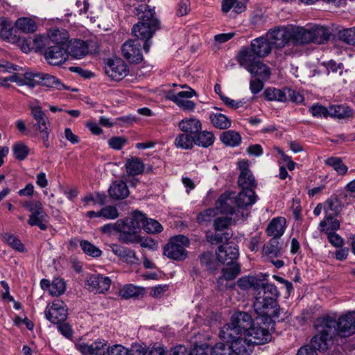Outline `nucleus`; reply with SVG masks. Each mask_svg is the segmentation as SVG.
<instances>
[{
  "instance_id": "0eeeda50",
  "label": "nucleus",
  "mask_w": 355,
  "mask_h": 355,
  "mask_svg": "<svg viewBox=\"0 0 355 355\" xmlns=\"http://www.w3.org/2000/svg\"><path fill=\"white\" fill-rule=\"evenodd\" d=\"M216 207L222 214L234 216V222L243 221L250 214L247 209H239L234 192L221 194L216 202Z\"/></svg>"
},
{
  "instance_id": "49530a36",
  "label": "nucleus",
  "mask_w": 355,
  "mask_h": 355,
  "mask_svg": "<svg viewBox=\"0 0 355 355\" xmlns=\"http://www.w3.org/2000/svg\"><path fill=\"white\" fill-rule=\"evenodd\" d=\"M277 238H272L268 243H266L263 248V252L266 254L272 255L274 257H279L281 255V245Z\"/></svg>"
},
{
  "instance_id": "4d7b16f0",
  "label": "nucleus",
  "mask_w": 355,
  "mask_h": 355,
  "mask_svg": "<svg viewBox=\"0 0 355 355\" xmlns=\"http://www.w3.org/2000/svg\"><path fill=\"white\" fill-rule=\"evenodd\" d=\"M232 220H234V216H222L216 218L214 223L215 231L221 232L227 230L226 232H228V227L231 225Z\"/></svg>"
},
{
  "instance_id": "9d476101",
  "label": "nucleus",
  "mask_w": 355,
  "mask_h": 355,
  "mask_svg": "<svg viewBox=\"0 0 355 355\" xmlns=\"http://www.w3.org/2000/svg\"><path fill=\"white\" fill-rule=\"evenodd\" d=\"M265 98L269 101H278L285 103L291 101L300 103L304 101V97L298 92L288 87L277 89L268 87L263 92Z\"/></svg>"
},
{
  "instance_id": "774afa93",
  "label": "nucleus",
  "mask_w": 355,
  "mask_h": 355,
  "mask_svg": "<svg viewBox=\"0 0 355 355\" xmlns=\"http://www.w3.org/2000/svg\"><path fill=\"white\" fill-rule=\"evenodd\" d=\"M108 355H133L132 350L123 347L121 345H114L112 347H108Z\"/></svg>"
},
{
  "instance_id": "f3484780",
  "label": "nucleus",
  "mask_w": 355,
  "mask_h": 355,
  "mask_svg": "<svg viewBox=\"0 0 355 355\" xmlns=\"http://www.w3.org/2000/svg\"><path fill=\"white\" fill-rule=\"evenodd\" d=\"M106 74L114 80H120L128 73V67L120 58L108 60L105 66Z\"/></svg>"
},
{
  "instance_id": "f8f14e48",
  "label": "nucleus",
  "mask_w": 355,
  "mask_h": 355,
  "mask_svg": "<svg viewBox=\"0 0 355 355\" xmlns=\"http://www.w3.org/2000/svg\"><path fill=\"white\" fill-rule=\"evenodd\" d=\"M68 39L69 35L65 30L53 28L49 31L48 37L37 35L33 42L36 47L42 48L44 45H64Z\"/></svg>"
},
{
  "instance_id": "680f3d73",
  "label": "nucleus",
  "mask_w": 355,
  "mask_h": 355,
  "mask_svg": "<svg viewBox=\"0 0 355 355\" xmlns=\"http://www.w3.org/2000/svg\"><path fill=\"white\" fill-rule=\"evenodd\" d=\"M65 291L64 282L59 278L55 279L51 283L50 294L53 296H59Z\"/></svg>"
},
{
  "instance_id": "ddd939ff",
  "label": "nucleus",
  "mask_w": 355,
  "mask_h": 355,
  "mask_svg": "<svg viewBox=\"0 0 355 355\" xmlns=\"http://www.w3.org/2000/svg\"><path fill=\"white\" fill-rule=\"evenodd\" d=\"M44 313L46 318L51 323L60 324L67 317V309L64 302L57 300L47 305Z\"/></svg>"
},
{
  "instance_id": "9b49d317",
  "label": "nucleus",
  "mask_w": 355,
  "mask_h": 355,
  "mask_svg": "<svg viewBox=\"0 0 355 355\" xmlns=\"http://www.w3.org/2000/svg\"><path fill=\"white\" fill-rule=\"evenodd\" d=\"M180 87L181 88H185L187 90L178 92L170 90L167 93V98L173 101L183 110H193L196 107V103L190 101L189 98L196 96V92L187 85H180Z\"/></svg>"
},
{
  "instance_id": "a878e982",
  "label": "nucleus",
  "mask_w": 355,
  "mask_h": 355,
  "mask_svg": "<svg viewBox=\"0 0 355 355\" xmlns=\"http://www.w3.org/2000/svg\"><path fill=\"white\" fill-rule=\"evenodd\" d=\"M254 189H242V191L236 195L237 206L240 210L246 209L248 206L254 205L258 199L254 193Z\"/></svg>"
},
{
  "instance_id": "58836bf2",
  "label": "nucleus",
  "mask_w": 355,
  "mask_h": 355,
  "mask_svg": "<svg viewBox=\"0 0 355 355\" xmlns=\"http://www.w3.org/2000/svg\"><path fill=\"white\" fill-rule=\"evenodd\" d=\"M320 232L325 234L336 232L340 228L339 220L331 215H327L320 223Z\"/></svg>"
},
{
  "instance_id": "69168bd1",
  "label": "nucleus",
  "mask_w": 355,
  "mask_h": 355,
  "mask_svg": "<svg viewBox=\"0 0 355 355\" xmlns=\"http://www.w3.org/2000/svg\"><path fill=\"white\" fill-rule=\"evenodd\" d=\"M231 236L232 233L229 232H225L223 234L219 233V232H216L214 234L207 235V240L211 244H218L224 241H227Z\"/></svg>"
},
{
  "instance_id": "c03bdc74",
  "label": "nucleus",
  "mask_w": 355,
  "mask_h": 355,
  "mask_svg": "<svg viewBox=\"0 0 355 355\" xmlns=\"http://www.w3.org/2000/svg\"><path fill=\"white\" fill-rule=\"evenodd\" d=\"M324 163L326 165L332 167L339 175H344L348 171V167L343 163L340 157H331L327 158Z\"/></svg>"
},
{
  "instance_id": "5701e85b",
  "label": "nucleus",
  "mask_w": 355,
  "mask_h": 355,
  "mask_svg": "<svg viewBox=\"0 0 355 355\" xmlns=\"http://www.w3.org/2000/svg\"><path fill=\"white\" fill-rule=\"evenodd\" d=\"M259 57L252 51L250 47H244L239 53L237 60L239 64L248 71H253L252 67L259 60Z\"/></svg>"
},
{
  "instance_id": "bb28decb",
  "label": "nucleus",
  "mask_w": 355,
  "mask_h": 355,
  "mask_svg": "<svg viewBox=\"0 0 355 355\" xmlns=\"http://www.w3.org/2000/svg\"><path fill=\"white\" fill-rule=\"evenodd\" d=\"M0 37L11 43H16L19 40L17 28L11 22L1 19Z\"/></svg>"
},
{
  "instance_id": "a18cd8bd",
  "label": "nucleus",
  "mask_w": 355,
  "mask_h": 355,
  "mask_svg": "<svg viewBox=\"0 0 355 355\" xmlns=\"http://www.w3.org/2000/svg\"><path fill=\"white\" fill-rule=\"evenodd\" d=\"M144 288L132 284L124 286L119 291L120 296L124 299L137 297L144 294Z\"/></svg>"
},
{
  "instance_id": "338daca9",
  "label": "nucleus",
  "mask_w": 355,
  "mask_h": 355,
  "mask_svg": "<svg viewBox=\"0 0 355 355\" xmlns=\"http://www.w3.org/2000/svg\"><path fill=\"white\" fill-rule=\"evenodd\" d=\"M309 112L314 117H324L329 116V108H327L318 103L313 104L310 108Z\"/></svg>"
},
{
  "instance_id": "a211bd4d",
  "label": "nucleus",
  "mask_w": 355,
  "mask_h": 355,
  "mask_svg": "<svg viewBox=\"0 0 355 355\" xmlns=\"http://www.w3.org/2000/svg\"><path fill=\"white\" fill-rule=\"evenodd\" d=\"M111 285L110 277L101 274H93L87 277V286L89 291L103 293L109 290Z\"/></svg>"
},
{
  "instance_id": "e433bc0d",
  "label": "nucleus",
  "mask_w": 355,
  "mask_h": 355,
  "mask_svg": "<svg viewBox=\"0 0 355 355\" xmlns=\"http://www.w3.org/2000/svg\"><path fill=\"white\" fill-rule=\"evenodd\" d=\"M194 140L196 146L202 148H208L214 144L215 137L211 132L200 130L194 136Z\"/></svg>"
},
{
  "instance_id": "c9c22d12",
  "label": "nucleus",
  "mask_w": 355,
  "mask_h": 355,
  "mask_svg": "<svg viewBox=\"0 0 355 355\" xmlns=\"http://www.w3.org/2000/svg\"><path fill=\"white\" fill-rule=\"evenodd\" d=\"M220 140L226 146L236 147L241 144L242 138L238 132L230 130L223 132L220 136Z\"/></svg>"
},
{
  "instance_id": "393cba45",
  "label": "nucleus",
  "mask_w": 355,
  "mask_h": 355,
  "mask_svg": "<svg viewBox=\"0 0 355 355\" xmlns=\"http://www.w3.org/2000/svg\"><path fill=\"white\" fill-rule=\"evenodd\" d=\"M250 47L259 58L267 56L272 50L271 43L267 37H259L252 40Z\"/></svg>"
},
{
  "instance_id": "72a5a7b5",
  "label": "nucleus",
  "mask_w": 355,
  "mask_h": 355,
  "mask_svg": "<svg viewBox=\"0 0 355 355\" xmlns=\"http://www.w3.org/2000/svg\"><path fill=\"white\" fill-rule=\"evenodd\" d=\"M311 33V37H313L312 42L316 44H323L327 42L331 36L330 31L322 26H313L310 28Z\"/></svg>"
},
{
  "instance_id": "6ab92c4d",
  "label": "nucleus",
  "mask_w": 355,
  "mask_h": 355,
  "mask_svg": "<svg viewBox=\"0 0 355 355\" xmlns=\"http://www.w3.org/2000/svg\"><path fill=\"white\" fill-rule=\"evenodd\" d=\"M44 57L51 65H59L67 59V53L64 45H47Z\"/></svg>"
},
{
  "instance_id": "20e7f679",
  "label": "nucleus",
  "mask_w": 355,
  "mask_h": 355,
  "mask_svg": "<svg viewBox=\"0 0 355 355\" xmlns=\"http://www.w3.org/2000/svg\"><path fill=\"white\" fill-rule=\"evenodd\" d=\"M329 324L334 323L333 320L324 318L323 315L318 318L315 322L318 334L311 339L310 346L316 351H325L333 344V339L336 336L335 335L336 330L333 326Z\"/></svg>"
},
{
  "instance_id": "5fc2aeb1",
  "label": "nucleus",
  "mask_w": 355,
  "mask_h": 355,
  "mask_svg": "<svg viewBox=\"0 0 355 355\" xmlns=\"http://www.w3.org/2000/svg\"><path fill=\"white\" fill-rule=\"evenodd\" d=\"M219 343L211 349V355H232L233 350L230 343Z\"/></svg>"
},
{
  "instance_id": "bf43d9fd",
  "label": "nucleus",
  "mask_w": 355,
  "mask_h": 355,
  "mask_svg": "<svg viewBox=\"0 0 355 355\" xmlns=\"http://www.w3.org/2000/svg\"><path fill=\"white\" fill-rule=\"evenodd\" d=\"M33 72L31 71L26 72L23 74V76H21L19 73H16V80L15 83H16L19 86L27 85L31 88H33L34 84L33 83Z\"/></svg>"
},
{
  "instance_id": "13d9d810",
  "label": "nucleus",
  "mask_w": 355,
  "mask_h": 355,
  "mask_svg": "<svg viewBox=\"0 0 355 355\" xmlns=\"http://www.w3.org/2000/svg\"><path fill=\"white\" fill-rule=\"evenodd\" d=\"M12 150L16 159H24L29 153L28 147L23 142L19 141L13 145Z\"/></svg>"
},
{
  "instance_id": "7ed1b4c3",
  "label": "nucleus",
  "mask_w": 355,
  "mask_h": 355,
  "mask_svg": "<svg viewBox=\"0 0 355 355\" xmlns=\"http://www.w3.org/2000/svg\"><path fill=\"white\" fill-rule=\"evenodd\" d=\"M145 214L138 210L132 211L129 217L118 220L119 240L126 244L138 243L139 232Z\"/></svg>"
},
{
  "instance_id": "b1692460",
  "label": "nucleus",
  "mask_w": 355,
  "mask_h": 355,
  "mask_svg": "<svg viewBox=\"0 0 355 355\" xmlns=\"http://www.w3.org/2000/svg\"><path fill=\"white\" fill-rule=\"evenodd\" d=\"M110 250L122 261L129 263H137L139 259L134 250L118 244H110Z\"/></svg>"
},
{
  "instance_id": "4c0bfd02",
  "label": "nucleus",
  "mask_w": 355,
  "mask_h": 355,
  "mask_svg": "<svg viewBox=\"0 0 355 355\" xmlns=\"http://www.w3.org/2000/svg\"><path fill=\"white\" fill-rule=\"evenodd\" d=\"M261 281V279H258L254 276H245L237 281V285L243 291L253 288L257 291L260 288Z\"/></svg>"
},
{
  "instance_id": "412c9836",
  "label": "nucleus",
  "mask_w": 355,
  "mask_h": 355,
  "mask_svg": "<svg viewBox=\"0 0 355 355\" xmlns=\"http://www.w3.org/2000/svg\"><path fill=\"white\" fill-rule=\"evenodd\" d=\"M33 78L34 87L36 85H41L45 87H53L60 90L64 88V85L61 83L59 79L48 73L33 72Z\"/></svg>"
},
{
  "instance_id": "de8ad7c7",
  "label": "nucleus",
  "mask_w": 355,
  "mask_h": 355,
  "mask_svg": "<svg viewBox=\"0 0 355 355\" xmlns=\"http://www.w3.org/2000/svg\"><path fill=\"white\" fill-rule=\"evenodd\" d=\"M221 340L225 343H230L233 352L237 355H249L250 354L247 353L244 354L242 353H239L237 350H236V349H237L239 347H244V345H245V343H247V342L248 343V336H245L243 335H235V336H234L232 338H230L229 340Z\"/></svg>"
},
{
  "instance_id": "7c9ffc66",
  "label": "nucleus",
  "mask_w": 355,
  "mask_h": 355,
  "mask_svg": "<svg viewBox=\"0 0 355 355\" xmlns=\"http://www.w3.org/2000/svg\"><path fill=\"white\" fill-rule=\"evenodd\" d=\"M292 31V41L295 44H304L312 42L313 37H311V33L310 28H305L304 27H296L291 28Z\"/></svg>"
},
{
  "instance_id": "0e129e2a",
  "label": "nucleus",
  "mask_w": 355,
  "mask_h": 355,
  "mask_svg": "<svg viewBox=\"0 0 355 355\" xmlns=\"http://www.w3.org/2000/svg\"><path fill=\"white\" fill-rule=\"evenodd\" d=\"M119 216V211L114 206L108 205L101 209V217L105 219L114 220Z\"/></svg>"
},
{
  "instance_id": "37998d69",
  "label": "nucleus",
  "mask_w": 355,
  "mask_h": 355,
  "mask_svg": "<svg viewBox=\"0 0 355 355\" xmlns=\"http://www.w3.org/2000/svg\"><path fill=\"white\" fill-rule=\"evenodd\" d=\"M174 144L177 148L189 150L191 149L195 144L194 136L187 133L178 135L174 141Z\"/></svg>"
},
{
  "instance_id": "c85d7f7f",
  "label": "nucleus",
  "mask_w": 355,
  "mask_h": 355,
  "mask_svg": "<svg viewBox=\"0 0 355 355\" xmlns=\"http://www.w3.org/2000/svg\"><path fill=\"white\" fill-rule=\"evenodd\" d=\"M286 219L283 217L273 218L268 224L266 233L272 238H280L286 229Z\"/></svg>"
},
{
  "instance_id": "423d86ee",
  "label": "nucleus",
  "mask_w": 355,
  "mask_h": 355,
  "mask_svg": "<svg viewBox=\"0 0 355 355\" xmlns=\"http://www.w3.org/2000/svg\"><path fill=\"white\" fill-rule=\"evenodd\" d=\"M244 336H248V343H245L244 347H240L236 349L239 353L247 354L252 352L254 345H263L270 342L272 339V335L266 327V324L262 325L253 323L252 325L244 332Z\"/></svg>"
},
{
  "instance_id": "4468645a",
  "label": "nucleus",
  "mask_w": 355,
  "mask_h": 355,
  "mask_svg": "<svg viewBox=\"0 0 355 355\" xmlns=\"http://www.w3.org/2000/svg\"><path fill=\"white\" fill-rule=\"evenodd\" d=\"M216 257L218 261L225 265L236 263L239 248L233 242L225 243L218 248Z\"/></svg>"
},
{
  "instance_id": "864d4df0",
  "label": "nucleus",
  "mask_w": 355,
  "mask_h": 355,
  "mask_svg": "<svg viewBox=\"0 0 355 355\" xmlns=\"http://www.w3.org/2000/svg\"><path fill=\"white\" fill-rule=\"evenodd\" d=\"M80 245L83 251L89 256L92 257H99L102 254V251L88 241H81Z\"/></svg>"
},
{
  "instance_id": "dca6fc26",
  "label": "nucleus",
  "mask_w": 355,
  "mask_h": 355,
  "mask_svg": "<svg viewBox=\"0 0 355 355\" xmlns=\"http://www.w3.org/2000/svg\"><path fill=\"white\" fill-rule=\"evenodd\" d=\"M267 37L271 45L277 48H282L292 40V31L291 28L284 26L278 27L269 31L267 33Z\"/></svg>"
},
{
  "instance_id": "f704fd0d",
  "label": "nucleus",
  "mask_w": 355,
  "mask_h": 355,
  "mask_svg": "<svg viewBox=\"0 0 355 355\" xmlns=\"http://www.w3.org/2000/svg\"><path fill=\"white\" fill-rule=\"evenodd\" d=\"M29 210L31 212L28 221L30 225L34 226L40 220H45L46 214L44 212L42 205L40 202L33 203L31 206Z\"/></svg>"
},
{
  "instance_id": "aec40b11",
  "label": "nucleus",
  "mask_w": 355,
  "mask_h": 355,
  "mask_svg": "<svg viewBox=\"0 0 355 355\" xmlns=\"http://www.w3.org/2000/svg\"><path fill=\"white\" fill-rule=\"evenodd\" d=\"M241 173L239 177L238 184L242 189H254L257 187L254 177L248 168L246 161L242 160L238 163Z\"/></svg>"
},
{
  "instance_id": "cd10ccee",
  "label": "nucleus",
  "mask_w": 355,
  "mask_h": 355,
  "mask_svg": "<svg viewBox=\"0 0 355 355\" xmlns=\"http://www.w3.org/2000/svg\"><path fill=\"white\" fill-rule=\"evenodd\" d=\"M30 109L31 111V115L35 120V127L40 132H44L45 130H49L48 128V124L49 123V119L46 116L45 113L42 110L40 105H31Z\"/></svg>"
},
{
  "instance_id": "f257e3e1",
  "label": "nucleus",
  "mask_w": 355,
  "mask_h": 355,
  "mask_svg": "<svg viewBox=\"0 0 355 355\" xmlns=\"http://www.w3.org/2000/svg\"><path fill=\"white\" fill-rule=\"evenodd\" d=\"M134 13L138 16L139 21L132 28L133 35L142 42L144 50L148 53L151 45L149 40L157 30L159 21L155 17L154 9L146 4L135 8Z\"/></svg>"
},
{
  "instance_id": "6e6d98bb",
  "label": "nucleus",
  "mask_w": 355,
  "mask_h": 355,
  "mask_svg": "<svg viewBox=\"0 0 355 355\" xmlns=\"http://www.w3.org/2000/svg\"><path fill=\"white\" fill-rule=\"evenodd\" d=\"M92 355H105V354H107L108 350V345L107 342L103 339H97L92 343Z\"/></svg>"
},
{
  "instance_id": "052dcab7",
  "label": "nucleus",
  "mask_w": 355,
  "mask_h": 355,
  "mask_svg": "<svg viewBox=\"0 0 355 355\" xmlns=\"http://www.w3.org/2000/svg\"><path fill=\"white\" fill-rule=\"evenodd\" d=\"M3 239L15 250L18 252H23L24 250V245L22 243L16 238L14 235L5 233L3 236Z\"/></svg>"
},
{
  "instance_id": "4be33fe9",
  "label": "nucleus",
  "mask_w": 355,
  "mask_h": 355,
  "mask_svg": "<svg viewBox=\"0 0 355 355\" xmlns=\"http://www.w3.org/2000/svg\"><path fill=\"white\" fill-rule=\"evenodd\" d=\"M65 50L67 57L71 55L75 59H80L87 54L89 48L86 42L76 39L71 40L67 43Z\"/></svg>"
},
{
  "instance_id": "79ce46f5",
  "label": "nucleus",
  "mask_w": 355,
  "mask_h": 355,
  "mask_svg": "<svg viewBox=\"0 0 355 355\" xmlns=\"http://www.w3.org/2000/svg\"><path fill=\"white\" fill-rule=\"evenodd\" d=\"M352 114V110L345 105H334L329 107V116L338 118L345 119L351 116Z\"/></svg>"
},
{
  "instance_id": "a19ab883",
  "label": "nucleus",
  "mask_w": 355,
  "mask_h": 355,
  "mask_svg": "<svg viewBox=\"0 0 355 355\" xmlns=\"http://www.w3.org/2000/svg\"><path fill=\"white\" fill-rule=\"evenodd\" d=\"M127 173L130 175L141 174L144 170V164L139 157H132L125 163Z\"/></svg>"
},
{
  "instance_id": "ea45409f",
  "label": "nucleus",
  "mask_w": 355,
  "mask_h": 355,
  "mask_svg": "<svg viewBox=\"0 0 355 355\" xmlns=\"http://www.w3.org/2000/svg\"><path fill=\"white\" fill-rule=\"evenodd\" d=\"M211 124L218 129H227L231 127V120L225 114L221 113H211L209 115Z\"/></svg>"
},
{
  "instance_id": "c756f323",
  "label": "nucleus",
  "mask_w": 355,
  "mask_h": 355,
  "mask_svg": "<svg viewBox=\"0 0 355 355\" xmlns=\"http://www.w3.org/2000/svg\"><path fill=\"white\" fill-rule=\"evenodd\" d=\"M181 131L189 135L195 136L202 129V124L200 120L195 118L184 119L178 123Z\"/></svg>"
},
{
  "instance_id": "2eb2a0df",
  "label": "nucleus",
  "mask_w": 355,
  "mask_h": 355,
  "mask_svg": "<svg viewBox=\"0 0 355 355\" xmlns=\"http://www.w3.org/2000/svg\"><path fill=\"white\" fill-rule=\"evenodd\" d=\"M142 42L133 39L125 42L121 46L123 56L132 63H138L143 60L141 53Z\"/></svg>"
},
{
  "instance_id": "f03ea898",
  "label": "nucleus",
  "mask_w": 355,
  "mask_h": 355,
  "mask_svg": "<svg viewBox=\"0 0 355 355\" xmlns=\"http://www.w3.org/2000/svg\"><path fill=\"white\" fill-rule=\"evenodd\" d=\"M279 296V292L275 284L261 282L259 290L257 291L254 309L259 314L268 317L272 320H283L280 317L281 310L277 304Z\"/></svg>"
},
{
  "instance_id": "2f4dec72",
  "label": "nucleus",
  "mask_w": 355,
  "mask_h": 355,
  "mask_svg": "<svg viewBox=\"0 0 355 355\" xmlns=\"http://www.w3.org/2000/svg\"><path fill=\"white\" fill-rule=\"evenodd\" d=\"M15 26L17 32L19 31L26 34L34 33L37 28L35 21L27 17L18 18L15 22Z\"/></svg>"
},
{
  "instance_id": "473e14b6",
  "label": "nucleus",
  "mask_w": 355,
  "mask_h": 355,
  "mask_svg": "<svg viewBox=\"0 0 355 355\" xmlns=\"http://www.w3.org/2000/svg\"><path fill=\"white\" fill-rule=\"evenodd\" d=\"M109 194L114 199H124L128 196L129 191L124 182L121 180L115 181L110 187Z\"/></svg>"
},
{
  "instance_id": "3c124183",
  "label": "nucleus",
  "mask_w": 355,
  "mask_h": 355,
  "mask_svg": "<svg viewBox=\"0 0 355 355\" xmlns=\"http://www.w3.org/2000/svg\"><path fill=\"white\" fill-rule=\"evenodd\" d=\"M324 210L325 216H337L340 211V202L336 198L328 199L324 204Z\"/></svg>"
},
{
  "instance_id": "1a4fd4ad",
  "label": "nucleus",
  "mask_w": 355,
  "mask_h": 355,
  "mask_svg": "<svg viewBox=\"0 0 355 355\" xmlns=\"http://www.w3.org/2000/svg\"><path fill=\"white\" fill-rule=\"evenodd\" d=\"M189 245V239L182 234L170 239L164 248V254L175 261H183L187 257L186 247Z\"/></svg>"
},
{
  "instance_id": "8fccbe9b",
  "label": "nucleus",
  "mask_w": 355,
  "mask_h": 355,
  "mask_svg": "<svg viewBox=\"0 0 355 355\" xmlns=\"http://www.w3.org/2000/svg\"><path fill=\"white\" fill-rule=\"evenodd\" d=\"M240 272L241 267L237 262L226 265L223 269V277L220 279H225V280L234 279Z\"/></svg>"
},
{
  "instance_id": "603ef678",
  "label": "nucleus",
  "mask_w": 355,
  "mask_h": 355,
  "mask_svg": "<svg viewBox=\"0 0 355 355\" xmlns=\"http://www.w3.org/2000/svg\"><path fill=\"white\" fill-rule=\"evenodd\" d=\"M253 71H248L254 76L268 78L270 75V68L261 62L260 59L252 67Z\"/></svg>"
},
{
  "instance_id": "39448f33",
  "label": "nucleus",
  "mask_w": 355,
  "mask_h": 355,
  "mask_svg": "<svg viewBox=\"0 0 355 355\" xmlns=\"http://www.w3.org/2000/svg\"><path fill=\"white\" fill-rule=\"evenodd\" d=\"M251 315L246 312H236L232 316L231 322L223 327L220 332V339L232 338L235 335H243L252 325Z\"/></svg>"
},
{
  "instance_id": "09e8293b",
  "label": "nucleus",
  "mask_w": 355,
  "mask_h": 355,
  "mask_svg": "<svg viewBox=\"0 0 355 355\" xmlns=\"http://www.w3.org/2000/svg\"><path fill=\"white\" fill-rule=\"evenodd\" d=\"M141 227L148 234H157L162 231L163 228L161 224L151 218H147L145 215V219L142 221Z\"/></svg>"
},
{
  "instance_id": "6e6552de",
  "label": "nucleus",
  "mask_w": 355,
  "mask_h": 355,
  "mask_svg": "<svg viewBox=\"0 0 355 355\" xmlns=\"http://www.w3.org/2000/svg\"><path fill=\"white\" fill-rule=\"evenodd\" d=\"M324 318L334 321L333 326L336 330L335 335L348 337L355 334V311H348L338 316L336 313H329L323 315Z\"/></svg>"
},
{
  "instance_id": "e2e57ef3",
  "label": "nucleus",
  "mask_w": 355,
  "mask_h": 355,
  "mask_svg": "<svg viewBox=\"0 0 355 355\" xmlns=\"http://www.w3.org/2000/svg\"><path fill=\"white\" fill-rule=\"evenodd\" d=\"M217 211L216 207L207 209L198 215L197 220L199 223L209 222L217 215Z\"/></svg>"
}]
</instances>
